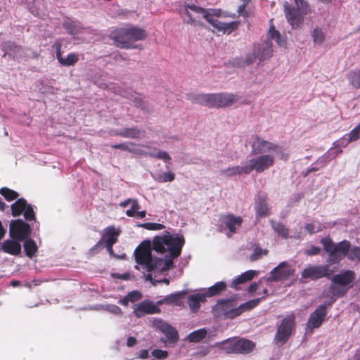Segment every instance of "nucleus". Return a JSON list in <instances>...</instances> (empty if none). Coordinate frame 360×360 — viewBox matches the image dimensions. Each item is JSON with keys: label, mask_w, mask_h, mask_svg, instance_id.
Segmentation results:
<instances>
[{"label": "nucleus", "mask_w": 360, "mask_h": 360, "mask_svg": "<svg viewBox=\"0 0 360 360\" xmlns=\"http://www.w3.org/2000/svg\"><path fill=\"white\" fill-rule=\"evenodd\" d=\"M295 6L288 3L284 4V11L287 21L294 28L299 27L303 22L304 15L311 12L309 4L305 0H295Z\"/></svg>", "instance_id": "obj_5"}, {"label": "nucleus", "mask_w": 360, "mask_h": 360, "mask_svg": "<svg viewBox=\"0 0 360 360\" xmlns=\"http://www.w3.org/2000/svg\"><path fill=\"white\" fill-rule=\"evenodd\" d=\"M232 300H222L218 301L213 307V311L217 316H224L225 318L233 319L238 316Z\"/></svg>", "instance_id": "obj_15"}, {"label": "nucleus", "mask_w": 360, "mask_h": 360, "mask_svg": "<svg viewBox=\"0 0 360 360\" xmlns=\"http://www.w3.org/2000/svg\"><path fill=\"white\" fill-rule=\"evenodd\" d=\"M184 13L186 18L184 19L186 23L196 25L199 20V15H201L217 31L223 34H230L238 26V22L232 21L230 22H221L219 18L223 15L221 10L213 9L205 10L194 4L185 5Z\"/></svg>", "instance_id": "obj_3"}, {"label": "nucleus", "mask_w": 360, "mask_h": 360, "mask_svg": "<svg viewBox=\"0 0 360 360\" xmlns=\"http://www.w3.org/2000/svg\"><path fill=\"white\" fill-rule=\"evenodd\" d=\"M252 153L256 156L246 161V171L249 173L255 170L261 173L272 167L275 162V156L283 160L288 159L278 145L256 136L252 143Z\"/></svg>", "instance_id": "obj_2"}, {"label": "nucleus", "mask_w": 360, "mask_h": 360, "mask_svg": "<svg viewBox=\"0 0 360 360\" xmlns=\"http://www.w3.org/2000/svg\"><path fill=\"white\" fill-rule=\"evenodd\" d=\"M59 63L63 66H70L77 63L79 58L75 53H70L67 57L64 58L63 56L57 58Z\"/></svg>", "instance_id": "obj_36"}, {"label": "nucleus", "mask_w": 360, "mask_h": 360, "mask_svg": "<svg viewBox=\"0 0 360 360\" xmlns=\"http://www.w3.org/2000/svg\"><path fill=\"white\" fill-rule=\"evenodd\" d=\"M113 277H116L122 280H128L129 278L130 275L129 274H112Z\"/></svg>", "instance_id": "obj_60"}, {"label": "nucleus", "mask_w": 360, "mask_h": 360, "mask_svg": "<svg viewBox=\"0 0 360 360\" xmlns=\"http://www.w3.org/2000/svg\"><path fill=\"white\" fill-rule=\"evenodd\" d=\"M331 274L328 265H307L302 271L301 277L304 279L318 280Z\"/></svg>", "instance_id": "obj_10"}, {"label": "nucleus", "mask_w": 360, "mask_h": 360, "mask_svg": "<svg viewBox=\"0 0 360 360\" xmlns=\"http://www.w3.org/2000/svg\"><path fill=\"white\" fill-rule=\"evenodd\" d=\"M184 242L182 236L172 235L168 231L154 237L152 243L150 240L143 241L136 248L134 256L136 263L143 265L149 272L146 280L153 285L160 283L168 285V278H156L158 274L165 275L173 268V260L181 255Z\"/></svg>", "instance_id": "obj_1"}, {"label": "nucleus", "mask_w": 360, "mask_h": 360, "mask_svg": "<svg viewBox=\"0 0 360 360\" xmlns=\"http://www.w3.org/2000/svg\"><path fill=\"white\" fill-rule=\"evenodd\" d=\"M187 98L192 103L210 106V94H190L187 95Z\"/></svg>", "instance_id": "obj_26"}, {"label": "nucleus", "mask_w": 360, "mask_h": 360, "mask_svg": "<svg viewBox=\"0 0 360 360\" xmlns=\"http://www.w3.org/2000/svg\"><path fill=\"white\" fill-rule=\"evenodd\" d=\"M226 288V283L223 281L217 282L212 286L208 288L202 292V293L205 295V297H210L219 294L221 292L224 290Z\"/></svg>", "instance_id": "obj_28"}, {"label": "nucleus", "mask_w": 360, "mask_h": 360, "mask_svg": "<svg viewBox=\"0 0 360 360\" xmlns=\"http://www.w3.org/2000/svg\"><path fill=\"white\" fill-rule=\"evenodd\" d=\"M268 37L274 39L280 46H285V39L281 37V34L275 30L273 25L269 27Z\"/></svg>", "instance_id": "obj_34"}, {"label": "nucleus", "mask_w": 360, "mask_h": 360, "mask_svg": "<svg viewBox=\"0 0 360 360\" xmlns=\"http://www.w3.org/2000/svg\"><path fill=\"white\" fill-rule=\"evenodd\" d=\"M62 44H63V40L61 39H57L53 44V46L56 51V58H60V56H62V51H61Z\"/></svg>", "instance_id": "obj_53"}, {"label": "nucleus", "mask_w": 360, "mask_h": 360, "mask_svg": "<svg viewBox=\"0 0 360 360\" xmlns=\"http://www.w3.org/2000/svg\"><path fill=\"white\" fill-rule=\"evenodd\" d=\"M12 214L13 216H19L23 213L26 220H34L35 214L30 205H27L23 198L18 200L11 205Z\"/></svg>", "instance_id": "obj_17"}, {"label": "nucleus", "mask_w": 360, "mask_h": 360, "mask_svg": "<svg viewBox=\"0 0 360 360\" xmlns=\"http://www.w3.org/2000/svg\"><path fill=\"white\" fill-rule=\"evenodd\" d=\"M0 193L8 200L11 201L18 197L17 192L8 189L7 188H2L0 189Z\"/></svg>", "instance_id": "obj_43"}, {"label": "nucleus", "mask_w": 360, "mask_h": 360, "mask_svg": "<svg viewBox=\"0 0 360 360\" xmlns=\"http://www.w3.org/2000/svg\"><path fill=\"white\" fill-rule=\"evenodd\" d=\"M205 300V295L202 292H198L188 296V304L190 309L193 312L197 311L200 307V303Z\"/></svg>", "instance_id": "obj_23"}, {"label": "nucleus", "mask_w": 360, "mask_h": 360, "mask_svg": "<svg viewBox=\"0 0 360 360\" xmlns=\"http://www.w3.org/2000/svg\"><path fill=\"white\" fill-rule=\"evenodd\" d=\"M24 249L26 253V255L30 258H32L37 251V246L36 243L32 239H27L24 243Z\"/></svg>", "instance_id": "obj_33"}, {"label": "nucleus", "mask_w": 360, "mask_h": 360, "mask_svg": "<svg viewBox=\"0 0 360 360\" xmlns=\"http://www.w3.org/2000/svg\"><path fill=\"white\" fill-rule=\"evenodd\" d=\"M224 173L229 176L240 174L242 173L248 174L249 172L246 171V162L242 166H236L229 167L224 170Z\"/></svg>", "instance_id": "obj_40"}, {"label": "nucleus", "mask_w": 360, "mask_h": 360, "mask_svg": "<svg viewBox=\"0 0 360 360\" xmlns=\"http://www.w3.org/2000/svg\"><path fill=\"white\" fill-rule=\"evenodd\" d=\"M258 283H252L248 288V292L250 293L255 292L258 289Z\"/></svg>", "instance_id": "obj_62"}, {"label": "nucleus", "mask_w": 360, "mask_h": 360, "mask_svg": "<svg viewBox=\"0 0 360 360\" xmlns=\"http://www.w3.org/2000/svg\"><path fill=\"white\" fill-rule=\"evenodd\" d=\"M295 269H293L286 262L280 263L276 267L270 272V276L268 281L276 282L281 280H286L293 276Z\"/></svg>", "instance_id": "obj_14"}, {"label": "nucleus", "mask_w": 360, "mask_h": 360, "mask_svg": "<svg viewBox=\"0 0 360 360\" xmlns=\"http://www.w3.org/2000/svg\"><path fill=\"white\" fill-rule=\"evenodd\" d=\"M255 210L257 216L266 217L270 214V210L267 205V199L265 195H259L255 202Z\"/></svg>", "instance_id": "obj_21"}, {"label": "nucleus", "mask_w": 360, "mask_h": 360, "mask_svg": "<svg viewBox=\"0 0 360 360\" xmlns=\"http://www.w3.org/2000/svg\"><path fill=\"white\" fill-rule=\"evenodd\" d=\"M31 229L28 224L22 220L13 221L10 224V234L12 238L19 241L23 240L30 236Z\"/></svg>", "instance_id": "obj_13"}, {"label": "nucleus", "mask_w": 360, "mask_h": 360, "mask_svg": "<svg viewBox=\"0 0 360 360\" xmlns=\"http://www.w3.org/2000/svg\"><path fill=\"white\" fill-rule=\"evenodd\" d=\"M120 234V231L114 227H108L105 229L104 234V239L107 248L109 250L112 249V246L117 242V237Z\"/></svg>", "instance_id": "obj_24"}, {"label": "nucleus", "mask_w": 360, "mask_h": 360, "mask_svg": "<svg viewBox=\"0 0 360 360\" xmlns=\"http://www.w3.org/2000/svg\"><path fill=\"white\" fill-rule=\"evenodd\" d=\"M321 251V248L319 247L313 246L306 251L308 255H318Z\"/></svg>", "instance_id": "obj_57"}, {"label": "nucleus", "mask_w": 360, "mask_h": 360, "mask_svg": "<svg viewBox=\"0 0 360 360\" xmlns=\"http://www.w3.org/2000/svg\"><path fill=\"white\" fill-rule=\"evenodd\" d=\"M313 41L317 44H321L324 41L325 34L322 29L316 27L312 32Z\"/></svg>", "instance_id": "obj_42"}, {"label": "nucleus", "mask_w": 360, "mask_h": 360, "mask_svg": "<svg viewBox=\"0 0 360 360\" xmlns=\"http://www.w3.org/2000/svg\"><path fill=\"white\" fill-rule=\"evenodd\" d=\"M272 52L271 43L269 41H266L255 47L252 54L247 56L245 64H251L255 62L256 58L260 61L264 60L272 56Z\"/></svg>", "instance_id": "obj_11"}, {"label": "nucleus", "mask_w": 360, "mask_h": 360, "mask_svg": "<svg viewBox=\"0 0 360 360\" xmlns=\"http://www.w3.org/2000/svg\"><path fill=\"white\" fill-rule=\"evenodd\" d=\"M324 250L328 254V262L331 264L339 263L348 255L350 242L345 240L338 243H334L330 238H323L321 240Z\"/></svg>", "instance_id": "obj_6"}, {"label": "nucleus", "mask_w": 360, "mask_h": 360, "mask_svg": "<svg viewBox=\"0 0 360 360\" xmlns=\"http://www.w3.org/2000/svg\"><path fill=\"white\" fill-rule=\"evenodd\" d=\"M152 158L162 160L165 162H169L171 160V156L166 151L159 150H157L156 153H150Z\"/></svg>", "instance_id": "obj_49"}, {"label": "nucleus", "mask_w": 360, "mask_h": 360, "mask_svg": "<svg viewBox=\"0 0 360 360\" xmlns=\"http://www.w3.org/2000/svg\"><path fill=\"white\" fill-rule=\"evenodd\" d=\"M347 257L353 262L360 261V247L354 246L349 248Z\"/></svg>", "instance_id": "obj_44"}, {"label": "nucleus", "mask_w": 360, "mask_h": 360, "mask_svg": "<svg viewBox=\"0 0 360 360\" xmlns=\"http://www.w3.org/2000/svg\"><path fill=\"white\" fill-rule=\"evenodd\" d=\"M116 134L124 138L141 139L144 136V131L136 128H127L120 130Z\"/></svg>", "instance_id": "obj_27"}, {"label": "nucleus", "mask_w": 360, "mask_h": 360, "mask_svg": "<svg viewBox=\"0 0 360 360\" xmlns=\"http://www.w3.org/2000/svg\"><path fill=\"white\" fill-rule=\"evenodd\" d=\"M136 343V340L134 337H129L127 340V345L128 347H132L135 345Z\"/></svg>", "instance_id": "obj_63"}, {"label": "nucleus", "mask_w": 360, "mask_h": 360, "mask_svg": "<svg viewBox=\"0 0 360 360\" xmlns=\"http://www.w3.org/2000/svg\"><path fill=\"white\" fill-rule=\"evenodd\" d=\"M153 325L156 329L165 334L169 343H176L179 340L177 330L167 322L159 319H154Z\"/></svg>", "instance_id": "obj_16"}, {"label": "nucleus", "mask_w": 360, "mask_h": 360, "mask_svg": "<svg viewBox=\"0 0 360 360\" xmlns=\"http://www.w3.org/2000/svg\"><path fill=\"white\" fill-rule=\"evenodd\" d=\"M238 101V96L232 94H210L211 108L229 107Z\"/></svg>", "instance_id": "obj_12"}, {"label": "nucleus", "mask_w": 360, "mask_h": 360, "mask_svg": "<svg viewBox=\"0 0 360 360\" xmlns=\"http://www.w3.org/2000/svg\"><path fill=\"white\" fill-rule=\"evenodd\" d=\"M342 153V150L338 148V147L333 146L330 148L324 155L320 159V160H323L325 162L335 158L340 153Z\"/></svg>", "instance_id": "obj_39"}, {"label": "nucleus", "mask_w": 360, "mask_h": 360, "mask_svg": "<svg viewBox=\"0 0 360 360\" xmlns=\"http://www.w3.org/2000/svg\"><path fill=\"white\" fill-rule=\"evenodd\" d=\"M160 309L150 302H143L134 308V313L138 318L142 317L146 314L158 313Z\"/></svg>", "instance_id": "obj_20"}, {"label": "nucleus", "mask_w": 360, "mask_h": 360, "mask_svg": "<svg viewBox=\"0 0 360 360\" xmlns=\"http://www.w3.org/2000/svg\"><path fill=\"white\" fill-rule=\"evenodd\" d=\"M348 79L350 84L356 89L360 88V70L350 72L348 75Z\"/></svg>", "instance_id": "obj_41"}, {"label": "nucleus", "mask_w": 360, "mask_h": 360, "mask_svg": "<svg viewBox=\"0 0 360 360\" xmlns=\"http://www.w3.org/2000/svg\"><path fill=\"white\" fill-rule=\"evenodd\" d=\"M221 226H225L232 234L236 232V229L241 226L243 219L240 217H236L229 214L222 215L220 217Z\"/></svg>", "instance_id": "obj_19"}, {"label": "nucleus", "mask_w": 360, "mask_h": 360, "mask_svg": "<svg viewBox=\"0 0 360 360\" xmlns=\"http://www.w3.org/2000/svg\"><path fill=\"white\" fill-rule=\"evenodd\" d=\"M355 278L353 271L347 270L341 274H336L333 278V284L330 291L334 295L343 296L351 287L350 284Z\"/></svg>", "instance_id": "obj_7"}, {"label": "nucleus", "mask_w": 360, "mask_h": 360, "mask_svg": "<svg viewBox=\"0 0 360 360\" xmlns=\"http://www.w3.org/2000/svg\"><path fill=\"white\" fill-rule=\"evenodd\" d=\"M152 176L156 181L160 183L172 182L175 179L174 174L171 171L160 174L157 176L152 175Z\"/></svg>", "instance_id": "obj_38"}, {"label": "nucleus", "mask_w": 360, "mask_h": 360, "mask_svg": "<svg viewBox=\"0 0 360 360\" xmlns=\"http://www.w3.org/2000/svg\"><path fill=\"white\" fill-rule=\"evenodd\" d=\"M294 324L295 317L293 316H288L283 319L278 327L275 335V340L277 344L283 345L286 342L291 335Z\"/></svg>", "instance_id": "obj_9"}, {"label": "nucleus", "mask_w": 360, "mask_h": 360, "mask_svg": "<svg viewBox=\"0 0 360 360\" xmlns=\"http://www.w3.org/2000/svg\"><path fill=\"white\" fill-rule=\"evenodd\" d=\"M326 307L324 305L319 306L309 316L307 327V329L312 330L317 328L322 324L326 316Z\"/></svg>", "instance_id": "obj_18"}, {"label": "nucleus", "mask_w": 360, "mask_h": 360, "mask_svg": "<svg viewBox=\"0 0 360 360\" xmlns=\"http://www.w3.org/2000/svg\"><path fill=\"white\" fill-rule=\"evenodd\" d=\"M185 292H179L167 296L164 299L158 301L157 304L160 305L163 304H173L179 305V300L185 295Z\"/></svg>", "instance_id": "obj_30"}, {"label": "nucleus", "mask_w": 360, "mask_h": 360, "mask_svg": "<svg viewBox=\"0 0 360 360\" xmlns=\"http://www.w3.org/2000/svg\"><path fill=\"white\" fill-rule=\"evenodd\" d=\"M305 229L309 234H313L321 231L323 226L319 223H311L305 225Z\"/></svg>", "instance_id": "obj_48"}, {"label": "nucleus", "mask_w": 360, "mask_h": 360, "mask_svg": "<svg viewBox=\"0 0 360 360\" xmlns=\"http://www.w3.org/2000/svg\"><path fill=\"white\" fill-rule=\"evenodd\" d=\"M261 301V298H256L253 299L252 300L248 301L242 304H240L238 307L235 308V311L236 312V314L239 316L243 312L245 311L250 310L255 307Z\"/></svg>", "instance_id": "obj_31"}, {"label": "nucleus", "mask_w": 360, "mask_h": 360, "mask_svg": "<svg viewBox=\"0 0 360 360\" xmlns=\"http://www.w3.org/2000/svg\"><path fill=\"white\" fill-rule=\"evenodd\" d=\"M348 142H353L360 139V123L348 134Z\"/></svg>", "instance_id": "obj_47"}, {"label": "nucleus", "mask_w": 360, "mask_h": 360, "mask_svg": "<svg viewBox=\"0 0 360 360\" xmlns=\"http://www.w3.org/2000/svg\"><path fill=\"white\" fill-rule=\"evenodd\" d=\"M138 226L144 228L148 230H153V231H159V230H162L165 229V226L162 224L150 223V222L139 224H138Z\"/></svg>", "instance_id": "obj_45"}, {"label": "nucleus", "mask_w": 360, "mask_h": 360, "mask_svg": "<svg viewBox=\"0 0 360 360\" xmlns=\"http://www.w3.org/2000/svg\"><path fill=\"white\" fill-rule=\"evenodd\" d=\"M103 309L113 314H120L122 312L121 309L118 306L114 304L105 305L103 307Z\"/></svg>", "instance_id": "obj_52"}, {"label": "nucleus", "mask_w": 360, "mask_h": 360, "mask_svg": "<svg viewBox=\"0 0 360 360\" xmlns=\"http://www.w3.org/2000/svg\"><path fill=\"white\" fill-rule=\"evenodd\" d=\"M131 205V207H132L133 210H135L136 211L139 210H140V205L139 204L138 202V200H136V199H132L131 200V202L130 203Z\"/></svg>", "instance_id": "obj_61"}, {"label": "nucleus", "mask_w": 360, "mask_h": 360, "mask_svg": "<svg viewBox=\"0 0 360 360\" xmlns=\"http://www.w3.org/2000/svg\"><path fill=\"white\" fill-rule=\"evenodd\" d=\"M221 348L226 353L247 354L252 352L255 347L254 342L245 339L226 340L220 343Z\"/></svg>", "instance_id": "obj_8"}, {"label": "nucleus", "mask_w": 360, "mask_h": 360, "mask_svg": "<svg viewBox=\"0 0 360 360\" xmlns=\"http://www.w3.org/2000/svg\"><path fill=\"white\" fill-rule=\"evenodd\" d=\"M348 140L345 141L344 139L339 140L338 141L334 142L333 146H337L338 148L340 147H346L348 144Z\"/></svg>", "instance_id": "obj_58"}, {"label": "nucleus", "mask_w": 360, "mask_h": 360, "mask_svg": "<svg viewBox=\"0 0 360 360\" xmlns=\"http://www.w3.org/2000/svg\"><path fill=\"white\" fill-rule=\"evenodd\" d=\"M130 150L129 152L136 154V155H142L145 153V145H139L135 143L130 142L129 146Z\"/></svg>", "instance_id": "obj_46"}, {"label": "nucleus", "mask_w": 360, "mask_h": 360, "mask_svg": "<svg viewBox=\"0 0 360 360\" xmlns=\"http://www.w3.org/2000/svg\"><path fill=\"white\" fill-rule=\"evenodd\" d=\"M129 146H130V142H127V143H120V144H115V145L112 146V147L114 148L121 149L122 150L129 152L130 150Z\"/></svg>", "instance_id": "obj_55"}, {"label": "nucleus", "mask_w": 360, "mask_h": 360, "mask_svg": "<svg viewBox=\"0 0 360 360\" xmlns=\"http://www.w3.org/2000/svg\"><path fill=\"white\" fill-rule=\"evenodd\" d=\"M115 45L120 48L132 49V42L143 40L147 37L144 29L137 27H124L112 32L110 34Z\"/></svg>", "instance_id": "obj_4"}, {"label": "nucleus", "mask_w": 360, "mask_h": 360, "mask_svg": "<svg viewBox=\"0 0 360 360\" xmlns=\"http://www.w3.org/2000/svg\"><path fill=\"white\" fill-rule=\"evenodd\" d=\"M207 335V330L205 328L199 329L191 333L187 336V340L190 342H198L205 338Z\"/></svg>", "instance_id": "obj_35"}, {"label": "nucleus", "mask_w": 360, "mask_h": 360, "mask_svg": "<svg viewBox=\"0 0 360 360\" xmlns=\"http://www.w3.org/2000/svg\"><path fill=\"white\" fill-rule=\"evenodd\" d=\"M63 26L70 34L75 37L83 33L84 30L79 22L73 21L65 22Z\"/></svg>", "instance_id": "obj_29"}, {"label": "nucleus", "mask_w": 360, "mask_h": 360, "mask_svg": "<svg viewBox=\"0 0 360 360\" xmlns=\"http://www.w3.org/2000/svg\"><path fill=\"white\" fill-rule=\"evenodd\" d=\"M146 212L145 210H143V211L138 210L135 213V217L139 219H143L146 217Z\"/></svg>", "instance_id": "obj_64"}, {"label": "nucleus", "mask_w": 360, "mask_h": 360, "mask_svg": "<svg viewBox=\"0 0 360 360\" xmlns=\"http://www.w3.org/2000/svg\"><path fill=\"white\" fill-rule=\"evenodd\" d=\"M25 4L31 13L35 16H40L41 12L37 0H25Z\"/></svg>", "instance_id": "obj_37"}, {"label": "nucleus", "mask_w": 360, "mask_h": 360, "mask_svg": "<svg viewBox=\"0 0 360 360\" xmlns=\"http://www.w3.org/2000/svg\"><path fill=\"white\" fill-rule=\"evenodd\" d=\"M151 354L154 357L158 359H164L168 356V352L161 349H155Z\"/></svg>", "instance_id": "obj_51"}, {"label": "nucleus", "mask_w": 360, "mask_h": 360, "mask_svg": "<svg viewBox=\"0 0 360 360\" xmlns=\"http://www.w3.org/2000/svg\"><path fill=\"white\" fill-rule=\"evenodd\" d=\"M248 4H245L243 3V5H240L239 7H238V13L240 15H242V16H246V11H245V6Z\"/></svg>", "instance_id": "obj_59"}, {"label": "nucleus", "mask_w": 360, "mask_h": 360, "mask_svg": "<svg viewBox=\"0 0 360 360\" xmlns=\"http://www.w3.org/2000/svg\"><path fill=\"white\" fill-rule=\"evenodd\" d=\"M270 224L272 229L278 234V236L285 239L289 237L288 229L285 227V225L280 222L274 221V220H270Z\"/></svg>", "instance_id": "obj_32"}, {"label": "nucleus", "mask_w": 360, "mask_h": 360, "mask_svg": "<svg viewBox=\"0 0 360 360\" xmlns=\"http://www.w3.org/2000/svg\"><path fill=\"white\" fill-rule=\"evenodd\" d=\"M127 296L129 302H134L141 298V293L138 291H133L129 292Z\"/></svg>", "instance_id": "obj_54"}, {"label": "nucleus", "mask_w": 360, "mask_h": 360, "mask_svg": "<svg viewBox=\"0 0 360 360\" xmlns=\"http://www.w3.org/2000/svg\"><path fill=\"white\" fill-rule=\"evenodd\" d=\"M257 274L258 272L256 271L248 270L236 278L232 281L231 287L237 289L238 285L252 280Z\"/></svg>", "instance_id": "obj_25"}, {"label": "nucleus", "mask_w": 360, "mask_h": 360, "mask_svg": "<svg viewBox=\"0 0 360 360\" xmlns=\"http://www.w3.org/2000/svg\"><path fill=\"white\" fill-rule=\"evenodd\" d=\"M266 254H267V250H262L260 248H256L254 250V252L250 255V259L251 261H255V260H257L258 259H259L262 257V255H266Z\"/></svg>", "instance_id": "obj_50"}, {"label": "nucleus", "mask_w": 360, "mask_h": 360, "mask_svg": "<svg viewBox=\"0 0 360 360\" xmlns=\"http://www.w3.org/2000/svg\"><path fill=\"white\" fill-rule=\"evenodd\" d=\"M144 149H145V153H143V155H148L150 157H151L150 153H156L157 150H158V149L157 148L150 147L148 145H145Z\"/></svg>", "instance_id": "obj_56"}, {"label": "nucleus", "mask_w": 360, "mask_h": 360, "mask_svg": "<svg viewBox=\"0 0 360 360\" xmlns=\"http://www.w3.org/2000/svg\"><path fill=\"white\" fill-rule=\"evenodd\" d=\"M2 250L4 252L13 255H18L21 252V245L19 240L16 239H11L5 240L2 244Z\"/></svg>", "instance_id": "obj_22"}]
</instances>
